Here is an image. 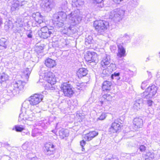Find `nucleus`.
Here are the masks:
<instances>
[{"label": "nucleus", "instance_id": "obj_1", "mask_svg": "<svg viewBox=\"0 0 160 160\" xmlns=\"http://www.w3.org/2000/svg\"><path fill=\"white\" fill-rule=\"evenodd\" d=\"M93 26L98 33L102 34L106 32L109 27V23L105 20L96 21L94 22Z\"/></svg>", "mask_w": 160, "mask_h": 160}, {"label": "nucleus", "instance_id": "obj_2", "mask_svg": "<svg viewBox=\"0 0 160 160\" xmlns=\"http://www.w3.org/2000/svg\"><path fill=\"white\" fill-rule=\"evenodd\" d=\"M125 11L120 8H117L111 11L109 14H107V16L109 18L113 19L116 22L120 21L124 14Z\"/></svg>", "mask_w": 160, "mask_h": 160}, {"label": "nucleus", "instance_id": "obj_3", "mask_svg": "<svg viewBox=\"0 0 160 160\" xmlns=\"http://www.w3.org/2000/svg\"><path fill=\"white\" fill-rule=\"evenodd\" d=\"M25 84L24 82L21 80L18 81L9 87L8 90L11 91L13 94H18L20 91L23 90Z\"/></svg>", "mask_w": 160, "mask_h": 160}, {"label": "nucleus", "instance_id": "obj_4", "mask_svg": "<svg viewBox=\"0 0 160 160\" xmlns=\"http://www.w3.org/2000/svg\"><path fill=\"white\" fill-rule=\"evenodd\" d=\"M68 18L74 25L79 23L82 19L81 15L78 10L71 12L68 15Z\"/></svg>", "mask_w": 160, "mask_h": 160}, {"label": "nucleus", "instance_id": "obj_5", "mask_svg": "<svg viewBox=\"0 0 160 160\" xmlns=\"http://www.w3.org/2000/svg\"><path fill=\"white\" fill-rule=\"evenodd\" d=\"M158 87L154 85L148 87L143 93L142 97L144 98L149 99L153 98L157 92Z\"/></svg>", "mask_w": 160, "mask_h": 160}, {"label": "nucleus", "instance_id": "obj_6", "mask_svg": "<svg viewBox=\"0 0 160 160\" xmlns=\"http://www.w3.org/2000/svg\"><path fill=\"white\" fill-rule=\"evenodd\" d=\"M64 95L69 97H71L74 94V91L72 89V86L68 82H64L60 87Z\"/></svg>", "mask_w": 160, "mask_h": 160}, {"label": "nucleus", "instance_id": "obj_7", "mask_svg": "<svg viewBox=\"0 0 160 160\" xmlns=\"http://www.w3.org/2000/svg\"><path fill=\"white\" fill-rule=\"evenodd\" d=\"M40 31L39 32L38 34L41 38L46 39L50 37V35L53 32V28L50 27L49 28L47 26H42Z\"/></svg>", "mask_w": 160, "mask_h": 160}, {"label": "nucleus", "instance_id": "obj_8", "mask_svg": "<svg viewBox=\"0 0 160 160\" xmlns=\"http://www.w3.org/2000/svg\"><path fill=\"white\" fill-rule=\"evenodd\" d=\"M85 58L86 61L90 63L92 62L96 63L98 61L97 53L90 51L87 52Z\"/></svg>", "mask_w": 160, "mask_h": 160}, {"label": "nucleus", "instance_id": "obj_9", "mask_svg": "<svg viewBox=\"0 0 160 160\" xmlns=\"http://www.w3.org/2000/svg\"><path fill=\"white\" fill-rule=\"evenodd\" d=\"M55 146L50 142L46 143L44 145V152L45 154L48 156H50L54 153Z\"/></svg>", "mask_w": 160, "mask_h": 160}, {"label": "nucleus", "instance_id": "obj_10", "mask_svg": "<svg viewBox=\"0 0 160 160\" xmlns=\"http://www.w3.org/2000/svg\"><path fill=\"white\" fill-rule=\"evenodd\" d=\"M42 95L41 94H35L28 98L30 104L32 105H36L39 103L42 100Z\"/></svg>", "mask_w": 160, "mask_h": 160}, {"label": "nucleus", "instance_id": "obj_11", "mask_svg": "<svg viewBox=\"0 0 160 160\" xmlns=\"http://www.w3.org/2000/svg\"><path fill=\"white\" fill-rule=\"evenodd\" d=\"M53 0H45L41 4L42 7L47 12L50 11L54 6Z\"/></svg>", "mask_w": 160, "mask_h": 160}, {"label": "nucleus", "instance_id": "obj_12", "mask_svg": "<svg viewBox=\"0 0 160 160\" xmlns=\"http://www.w3.org/2000/svg\"><path fill=\"white\" fill-rule=\"evenodd\" d=\"M44 78L51 85H54L56 81L54 75L51 72L48 71L44 73Z\"/></svg>", "mask_w": 160, "mask_h": 160}, {"label": "nucleus", "instance_id": "obj_13", "mask_svg": "<svg viewBox=\"0 0 160 160\" xmlns=\"http://www.w3.org/2000/svg\"><path fill=\"white\" fill-rule=\"evenodd\" d=\"M115 121L112 123L111 126L108 129V132L110 134L117 132L122 126V125H121V123L119 122L118 121Z\"/></svg>", "mask_w": 160, "mask_h": 160}, {"label": "nucleus", "instance_id": "obj_14", "mask_svg": "<svg viewBox=\"0 0 160 160\" xmlns=\"http://www.w3.org/2000/svg\"><path fill=\"white\" fill-rule=\"evenodd\" d=\"M111 61L110 56L109 55L105 54L102 57L101 64L102 67L105 68H107L110 63Z\"/></svg>", "mask_w": 160, "mask_h": 160}, {"label": "nucleus", "instance_id": "obj_15", "mask_svg": "<svg viewBox=\"0 0 160 160\" xmlns=\"http://www.w3.org/2000/svg\"><path fill=\"white\" fill-rule=\"evenodd\" d=\"M53 17L54 19L64 21L68 18V15L63 12L61 11L54 14Z\"/></svg>", "mask_w": 160, "mask_h": 160}, {"label": "nucleus", "instance_id": "obj_16", "mask_svg": "<svg viewBox=\"0 0 160 160\" xmlns=\"http://www.w3.org/2000/svg\"><path fill=\"white\" fill-rule=\"evenodd\" d=\"M117 45L118 48L117 56L119 58L125 57L126 54L125 48L121 44H118Z\"/></svg>", "mask_w": 160, "mask_h": 160}, {"label": "nucleus", "instance_id": "obj_17", "mask_svg": "<svg viewBox=\"0 0 160 160\" xmlns=\"http://www.w3.org/2000/svg\"><path fill=\"white\" fill-rule=\"evenodd\" d=\"M98 134V132L95 131L90 132L84 135V138L86 141H89Z\"/></svg>", "mask_w": 160, "mask_h": 160}, {"label": "nucleus", "instance_id": "obj_18", "mask_svg": "<svg viewBox=\"0 0 160 160\" xmlns=\"http://www.w3.org/2000/svg\"><path fill=\"white\" fill-rule=\"evenodd\" d=\"M112 83L110 81H106L102 83V89L103 91L108 92L111 89Z\"/></svg>", "mask_w": 160, "mask_h": 160}, {"label": "nucleus", "instance_id": "obj_19", "mask_svg": "<svg viewBox=\"0 0 160 160\" xmlns=\"http://www.w3.org/2000/svg\"><path fill=\"white\" fill-rule=\"evenodd\" d=\"M88 73V70L85 68H80L77 72V74L78 78H82L86 76Z\"/></svg>", "mask_w": 160, "mask_h": 160}, {"label": "nucleus", "instance_id": "obj_20", "mask_svg": "<svg viewBox=\"0 0 160 160\" xmlns=\"http://www.w3.org/2000/svg\"><path fill=\"white\" fill-rule=\"evenodd\" d=\"M45 64L47 67L49 68H53L56 65L55 61L50 58L45 60Z\"/></svg>", "mask_w": 160, "mask_h": 160}, {"label": "nucleus", "instance_id": "obj_21", "mask_svg": "<svg viewBox=\"0 0 160 160\" xmlns=\"http://www.w3.org/2000/svg\"><path fill=\"white\" fill-rule=\"evenodd\" d=\"M67 45L66 41L65 39H61L60 42H54L52 44L53 47H59L62 48L65 47Z\"/></svg>", "mask_w": 160, "mask_h": 160}, {"label": "nucleus", "instance_id": "obj_22", "mask_svg": "<svg viewBox=\"0 0 160 160\" xmlns=\"http://www.w3.org/2000/svg\"><path fill=\"white\" fill-rule=\"evenodd\" d=\"M59 137L61 139H63L65 137L68 136L69 132L68 130H65L63 128H62L59 131Z\"/></svg>", "mask_w": 160, "mask_h": 160}, {"label": "nucleus", "instance_id": "obj_23", "mask_svg": "<svg viewBox=\"0 0 160 160\" xmlns=\"http://www.w3.org/2000/svg\"><path fill=\"white\" fill-rule=\"evenodd\" d=\"M7 42V40L4 38L0 39V49L3 50L6 48Z\"/></svg>", "mask_w": 160, "mask_h": 160}, {"label": "nucleus", "instance_id": "obj_24", "mask_svg": "<svg viewBox=\"0 0 160 160\" xmlns=\"http://www.w3.org/2000/svg\"><path fill=\"white\" fill-rule=\"evenodd\" d=\"M32 70L31 67L29 68H27L22 71L23 75H24L27 79L29 78L30 74Z\"/></svg>", "mask_w": 160, "mask_h": 160}, {"label": "nucleus", "instance_id": "obj_25", "mask_svg": "<svg viewBox=\"0 0 160 160\" xmlns=\"http://www.w3.org/2000/svg\"><path fill=\"white\" fill-rule=\"evenodd\" d=\"M155 157V154L153 152H149L146 154L145 160H153Z\"/></svg>", "mask_w": 160, "mask_h": 160}, {"label": "nucleus", "instance_id": "obj_26", "mask_svg": "<svg viewBox=\"0 0 160 160\" xmlns=\"http://www.w3.org/2000/svg\"><path fill=\"white\" fill-rule=\"evenodd\" d=\"M8 79V75L4 72L0 73V83L5 82Z\"/></svg>", "mask_w": 160, "mask_h": 160}, {"label": "nucleus", "instance_id": "obj_27", "mask_svg": "<svg viewBox=\"0 0 160 160\" xmlns=\"http://www.w3.org/2000/svg\"><path fill=\"white\" fill-rule=\"evenodd\" d=\"M140 100L136 101L134 102L133 106V109L135 111H137L140 109L141 108Z\"/></svg>", "mask_w": 160, "mask_h": 160}, {"label": "nucleus", "instance_id": "obj_28", "mask_svg": "<svg viewBox=\"0 0 160 160\" xmlns=\"http://www.w3.org/2000/svg\"><path fill=\"white\" fill-rule=\"evenodd\" d=\"M31 105L30 102L28 99V100H26L24 101L22 104V107L26 109H28L29 108V107L31 106Z\"/></svg>", "mask_w": 160, "mask_h": 160}, {"label": "nucleus", "instance_id": "obj_29", "mask_svg": "<svg viewBox=\"0 0 160 160\" xmlns=\"http://www.w3.org/2000/svg\"><path fill=\"white\" fill-rule=\"evenodd\" d=\"M19 4L18 2H15L12 3L11 7V10L12 11H15L19 9Z\"/></svg>", "mask_w": 160, "mask_h": 160}, {"label": "nucleus", "instance_id": "obj_30", "mask_svg": "<svg viewBox=\"0 0 160 160\" xmlns=\"http://www.w3.org/2000/svg\"><path fill=\"white\" fill-rule=\"evenodd\" d=\"M108 68L102 70V76L104 77V76H108L111 74V71L109 70Z\"/></svg>", "mask_w": 160, "mask_h": 160}, {"label": "nucleus", "instance_id": "obj_31", "mask_svg": "<svg viewBox=\"0 0 160 160\" xmlns=\"http://www.w3.org/2000/svg\"><path fill=\"white\" fill-rule=\"evenodd\" d=\"M93 41V38L91 36H89L87 37L85 40V44L86 45H88L89 44L92 43Z\"/></svg>", "mask_w": 160, "mask_h": 160}, {"label": "nucleus", "instance_id": "obj_32", "mask_svg": "<svg viewBox=\"0 0 160 160\" xmlns=\"http://www.w3.org/2000/svg\"><path fill=\"white\" fill-rule=\"evenodd\" d=\"M72 27L70 26L68 27L65 26L64 29H62V32L64 34H68L69 32V31L72 30Z\"/></svg>", "mask_w": 160, "mask_h": 160}, {"label": "nucleus", "instance_id": "obj_33", "mask_svg": "<svg viewBox=\"0 0 160 160\" xmlns=\"http://www.w3.org/2000/svg\"><path fill=\"white\" fill-rule=\"evenodd\" d=\"M36 22L39 24L40 27L43 26L45 25V23L43 20V16L41 14L38 18V20H37Z\"/></svg>", "mask_w": 160, "mask_h": 160}, {"label": "nucleus", "instance_id": "obj_34", "mask_svg": "<svg viewBox=\"0 0 160 160\" xmlns=\"http://www.w3.org/2000/svg\"><path fill=\"white\" fill-rule=\"evenodd\" d=\"M40 16H41V14L38 12L33 13L32 15V17L36 22L37 20H38V18H40Z\"/></svg>", "mask_w": 160, "mask_h": 160}, {"label": "nucleus", "instance_id": "obj_35", "mask_svg": "<svg viewBox=\"0 0 160 160\" xmlns=\"http://www.w3.org/2000/svg\"><path fill=\"white\" fill-rule=\"evenodd\" d=\"M40 133V132L39 131L38 129H34L32 131V136L33 137H35L38 136Z\"/></svg>", "mask_w": 160, "mask_h": 160}, {"label": "nucleus", "instance_id": "obj_36", "mask_svg": "<svg viewBox=\"0 0 160 160\" xmlns=\"http://www.w3.org/2000/svg\"><path fill=\"white\" fill-rule=\"evenodd\" d=\"M120 73L119 72H114L113 74H112L111 77L112 79H115L117 80H118L120 79L119 76Z\"/></svg>", "mask_w": 160, "mask_h": 160}, {"label": "nucleus", "instance_id": "obj_37", "mask_svg": "<svg viewBox=\"0 0 160 160\" xmlns=\"http://www.w3.org/2000/svg\"><path fill=\"white\" fill-rule=\"evenodd\" d=\"M104 0H94V2H96L98 4L97 6L99 8H102L103 6V4H102V2Z\"/></svg>", "mask_w": 160, "mask_h": 160}, {"label": "nucleus", "instance_id": "obj_38", "mask_svg": "<svg viewBox=\"0 0 160 160\" xmlns=\"http://www.w3.org/2000/svg\"><path fill=\"white\" fill-rule=\"evenodd\" d=\"M108 69H110V71H111V72L112 71H114L116 69V66L115 64L111 63L110 64V65L107 67Z\"/></svg>", "mask_w": 160, "mask_h": 160}, {"label": "nucleus", "instance_id": "obj_39", "mask_svg": "<svg viewBox=\"0 0 160 160\" xmlns=\"http://www.w3.org/2000/svg\"><path fill=\"white\" fill-rule=\"evenodd\" d=\"M133 123L137 128H140L142 126L143 121H142V123H141L140 121H133Z\"/></svg>", "mask_w": 160, "mask_h": 160}, {"label": "nucleus", "instance_id": "obj_40", "mask_svg": "<svg viewBox=\"0 0 160 160\" xmlns=\"http://www.w3.org/2000/svg\"><path fill=\"white\" fill-rule=\"evenodd\" d=\"M55 21L57 22L56 23V26L57 27H58L59 28L62 27L64 25V21H62L61 20L54 19Z\"/></svg>", "mask_w": 160, "mask_h": 160}, {"label": "nucleus", "instance_id": "obj_41", "mask_svg": "<svg viewBox=\"0 0 160 160\" xmlns=\"http://www.w3.org/2000/svg\"><path fill=\"white\" fill-rule=\"evenodd\" d=\"M83 4L84 1L83 0H77L74 3L76 7L83 5Z\"/></svg>", "mask_w": 160, "mask_h": 160}, {"label": "nucleus", "instance_id": "obj_42", "mask_svg": "<svg viewBox=\"0 0 160 160\" xmlns=\"http://www.w3.org/2000/svg\"><path fill=\"white\" fill-rule=\"evenodd\" d=\"M61 125L60 124V123H57L56 126V127L55 129L54 130H52V132L54 133L56 135V132L57 131L56 130H58V129H59L60 128H62Z\"/></svg>", "mask_w": 160, "mask_h": 160}, {"label": "nucleus", "instance_id": "obj_43", "mask_svg": "<svg viewBox=\"0 0 160 160\" xmlns=\"http://www.w3.org/2000/svg\"><path fill=\"white\" fill-rule=\"evenodd\" d=\"M85 118L84 116L81 113H77L76 115V118H77V119H80L82 120L84 119Z\"/></svg>", "mask_w": 160, "mask_h": 160}, {"label": "nucleus", "instance_id": "obj_44", "mask_svg": "<svg viewBox=\"0 0 160 160\" xmlns=\"http://www.w3.org/2000/svg\"><path fill=\"white\" fill-rule=\"evenodd\" d=\"M29 143V142H26L22 145V148L24 150H26L27 149Z\"/></svg>", "mask_w": 160, "mask_h": 160}, {"label": "nucleus", "instance_id": "obj_45", "mask_svg": "<svg viewBox=\"0 0 160 160\" xmlns=\"http://www.w3.org/2000/svg\"><path fill=\"white\" fill-rule=\"evenodd\" d=\"M15 129L17 132H21L23 129L24 128L19 125L15 126Z\"/></svg>", "mask_w": 160, "mask_h": 160}, {"label": "nucleus", "instance_id": "obj_46", "mask_svg": "<svg viewBox=\"0 0 160 160\" xmlns=\"http://www.w3.org/2000/svg\"><path fill=\"white\" fill-rule=\"evenodd\" d=\"M138 0H132V7H135L138 5Z\"/></svg>", "mask_w": 160, "mask_h": 160}, {"label": "nucleus", "instance_id": "obj_47", "mask_svg": "<svg viewBox=\"0 0 160 160\" xmlns=\"http://www.w3.org/2000/svg\"><path fill=\"white\" fill-rule=\"evenodd\" d=\"M62 77L65 80L67 81L69 80V76L68 74L66 73L65 75H63Z\"/></svg>", "mask_w": 160, "mask_h": 160}, {"label": "nucleus", "instance_id": "obj_48", "mask_svg": "<svg viewBox=\"0 0 160 160\" xmlns=\"http://www.w3.org/2000/svg\"><path fill=\"white\" fill-rule=\"evenodd\" d=\"M107 116L105 113H102L99 118H98L97 120H103L105 119Z\"/></svg>", "mask_w": 160, "mask_h": 160}, {"label": "nucleus", "instance_id": "obj_49", "mask_svg": "<svg viewBox=\"0 0 160 160\" xmlns=\"http://www.w3.org/2000/svg\"><path fill=\"white\" fill-rule=\"evenodd\" d=\"M139 148L140 151L142 152L145 151L146 150V147L144 145H140Z\"/></svg>", "mask_w": 160, "mask_h": 160}, {"label": "nucleus", "instance_id": "obj_50", "mask_svg": "<svg viewBox=\"0 0 160 160\" xmlns=\"http://www.w3.org/2000/svg\"><path fill=\"white\" fill-rule=\"evenodd\" d=\"M129 77L126 76V75L124 76L123 77L122 80L123 82H128L129 81Z\"/></svg>", "mask_w": 160, "mask_h": 160}, {"label": "nucleus", "instance_id": "obj_51", "mask_svg": "<svg viewBox=\"0 0 160 160\" xmlns=\"http://www.w3.org/2000/svg\"><path fill=\"white\" fill-rule=\"evenodd\" d=\"M26 119V118H24L23 114L21 113L20 114L18 120H25Z\"/></svg>", "mask_w": 160, "mask_h": 160}, {"label": "nucleus", "instance_id": "obj_52", "mask_svg": "<svg viewBox=\"0 0 160 160\" xmlns=\"http://www.w3.org/2000/svg\"><path fill=\"white\" fill-rule=\"evenodd\" d=\"M27 36L29 38H32V32L30 31L29 33H27Z\"/></svg>", "mask_w": 160, "mask_h": 160}, {"label": "nucleus", "instance_id": "obj_53", "mask_svg": "<svg viewBox=\"0 0 160 160\" xmlns=\"http://www.w3.org/2000/svg\"><path fill=\"white\" fill-rule=\"evenodd\" d=\"M153 103V102L152 100H149L147 101V104L149 106H152Z\"/></svg>", "mask_w": 160, "mask_h": 160}, {"label": "nucleus", "instance_id": "obj_54", "mask_svg": "<svg viewBox=\"0 0 160 160\" xmlns=\"http://www.w3.org/2000/svg\"><path fill=\"white\" fill-rule=\"evenodd\" d=\"M146 82H143L141 84V88L142 89H144L146 86Z\"/></svg>", "mask_w": 160, "mask_h": 160}, {"label": "nucleus", "instance_id": "obj_55", "mask_svg": "<svg viewBox=\"0 0 160 160\" xmlns=\"http://www.w3.org/2000/svg\"><path fill=\"white\" fill-rule=\"evenodd\" d=\"M86 144V142L83 140L80 142V145L81 147H83Z\"/></svg>", "mask_w": 160, "mask_h": 160}, {"label": "nucleus", "instance_id": "obj_56", "mask_svg": "<svg viewBox=\"0 0 160 160\" xmlns=\"http://www.w3.org/2000/svg\"><path fill=\"white\" fill-rule=\"evenodd\" d=\"M28 160H38V159L36 156H35L33 158H29Z\"/></svg>", "mask_w": 160, "mask_h": 160}, {"label": "nucleus", "instance_id": "obj_57", "mask_svg": "<svg viewBox=\"0 0 160 160\" xmlns=\"http://www.w3.org/2000/svg\"><path fill=\"white\" fill-rule=\"evenodd\" d=\"M82 86V85L81 84H80L79 85H77V88L78 89L82 90V87H81Z\"/></svg>", "mask_w": 160, "mask_h": 160}, {"label": "nucleus", "instance_id": "obj_58", "mask_svg": "<svg viewBox=\"0 0 160 160\" xmlns=\"http://www.w3.org/2000/svg\"><path fill=\"white\" fill-rule=\"evenodd\" d=\"M123 39H125V38L128 39L129 38V36L126 34H125L122 37Z\"/></svg>", "mask_w": 160, "mask_h": 160}, {"label": "nucleus", "instance_id": "obj_59", "mask_svg": "<svg viewBox=\"0 0 160 160\" xmlns=\"http://www.w3.org/2000/svg\"><path fill=\"white\" fill-rule=\"evenodd\" d=\"M123 0H113V1L116 3H119L120 2Z\"/></svg>", "mask_w": 160, "mask_h": 160}, {"label": "nucleus", "instance_id": "obj_60", "mask_svg": "<svg viewBox=\"0 0 160 160\" xmlns=\"http://www.w3.org/2000/svg\"><path fill=\"white\" fill-rule=\"evenodd\" d=\"M142 117H136L135 118H134V119H140V120H142L143 119L142 118Z\"/></svg>", "mask_w": 160, "mask_h": 160}, {"label": "nucleus", "instance_id": "obj_61", "mask_svg": "<svg viewBox=\"0 0 160 160\" xmlns=\"http://www.w3.org/2000/svg\"><path fill=\"white\" fill-rule=\"evenodd\" d=\"M38 49H40L41 50H43V47H42V46H40V47H39L38 48Z\"/></svg>", "mask_w": 160, "mask_h": 160}, {"label": "nucleus", "instance_id": "obj_62", "mask_svg": "<svg viewBox=\"0 0 160 160\" xmlns=\"http://www.w3.org/2000/svg\"><path fill=\"white\" fill-rule=\"evenodd\" d=\"M2 24V19L0 17V26Z\"/></svg>", "mask_w": 160, "mask_h": 160}, {"label": "nucleus", "instance_id": "obj_63", "mask_svg": "<svg viewBox=\"0 0 160 160\" xmlns=\"http://www.w3.org/2000/svg\"><path fill=\"white\" fill-rule=\"evenodd\" d=\"M149 60H150V58H149V57H148L147 58L146 60V62H148V61H149Z\"/></svg>", "mask_w": 160, "mask_h": 160}, {"label": "nucleus", "instance_id": "obj_64", "mask_svg": "<svg viewBox=\"0 0 160 160\" xmlns=\"http://www.w3.org/2000/svg\"><path fill=\"white\" fill-rule=\"evenodd\" d=\"M82 147V151H85V149L84 148H83V147Z\"/></svg>", "mask_w": 160, "mask_h": 160}]
</instances>
